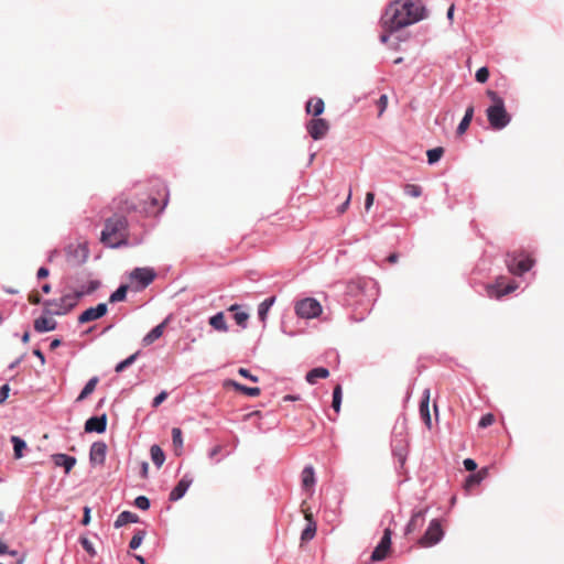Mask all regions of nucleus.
<instances>
[{"instance_id": "cd10ccee", "label": "nucleus", "mask_w": 564, "mask_h": 564, "mask_svg": "<svg viewBox=\"0 0 564 564\" xmlns=\"http://www.w3.org/2000/svg\"><path fill=\"white\" fill-rule=\"evenodd\" d=\"M475 108L473 105L468 106L465 110V113L457 126L456 133L457 135H463L469 128L470 122L474 118Z\"/></svg>"}, {"instance_id": "b1692460", "label": "nucleus", "mask_w": 564, "mask_h": 564, "mask_svg": "<svg viewBox=\"0 0 564 564\" xmlns=\"http://www.w3.org/2000/svg\"><path fill=\"white\" fill-rule=\"evenodd\" d=\"M302 487L304 490H311L315 487L316 477L315 469L312 465H307L301 473Z\"/></svg>"}, {"instance_id": "f3484780", "label": "nucleus", "mask_w": 564, "mask_h": 564, "mask_svg": "<svg viewBox=\"0 0 564 564\" xmlns=\"http://www.w3.org/2000/svg\"><path fill=\"white\" fill-rule=\"evenodd\" d=\"M427 511H429V509L425 508V509L414 510L412 512L411 519L404 528V535H409L423 527Z\"/></svg>"}, {"instance_id": "20e7f679", "label": "nucleus", "mask_w": 564, "mask_h": 564, "mask_svg": "<svg viewBox=\"0 0 564 564\" xmlns=\"http://www.w3.org/2000/svg\"><path fill=\"white\" fill-rule=\"evenodd\" d=\"M154 187L158 188L160 198L149 195L147 199L140 202L138 205H133L131 208L135 212L144 214L145 216H152L162 213L169 203V189L166 184L161 180L154 181Z\"/></svg>"}, {"instance_id": "680f3d73", "label": "nucleus", "mask_w": 564, "mask_h": 564, "mask_svg": "<svg viewBox=\"0 0 564 564\" xmlns=\"http://www.w3.org/2000/svg\"><path fill=\"white\" fill-rule=\"evenodd\" d=\"M24 359V355H21L20 357H18L15 360H13L9 366H8V369L9 370H13L14 368H17L21 362L22 360Z\"/></svg>"}, {"instance_id": "c85d7f7f", "label": "nucleus", "mask_w": 564, "mask_h": 564, "mask_svg": "<svg viewBox=\"0 0 564 564\" xmlns=\"http://www.w3.org/2000/svg\"><path fill=\"white\" fill-rule=\"evenodd\" d=\"M329 377V370L325 367H315L311 369L306 376V382L308 384H315L318 379H326Z\"/></svg>"}, {"instance_id": "3c124183", "label": "nucleus", "mask_w": 564, "mask_h": 564, "mask_svg": "<svg viewBox=\"0 0 564 564\" xmlns=\"http://www.w3.org/2000/svg\"><path fill=\"white\" fill-rule=\"evenodd\" d=\"M167 397H169L167 391L162 390L160 393H158V394L153 398L152 403H151L152 408H158V406H160V405H161V404H162V403L167 399Z\"/></svg>"}, {"instance_id": "4c0bfd02", "label": "nucleus", "mask_w": 564, "mask_h": 564, "mask_svg": "<svg viewBox=\"0 0 564 564\" xmlns=\"http://www.w3.org/2000/svg\"><path fill=\"white\" fill-rule=\"evenodd\" d=\"M306 519H307V524H306V527L303 529V531L301 533V540L303 542L311 541L315 536L316 530H317V524L312 519V517H308Z\"/></svg>"}, {"instance_id": "e433bc0d", "label": "nucleus", "mask_w": 564, "mask_h": 564, "mask_svg": "<svg viewBox=\"0 0 564 564\" xmlns=\"http://www.w3.org/2000/svg\"><path fill=\"white\" fill-rule=\"evenodd\" d=\"M151 459L153 464L156 466V468H161V466L165 462V453L164 451L158 445L153 444L150 448Z\"/></svg>"}, {"instance_id": "412c9836", "label": "nucleus", "mask_w": 564, "mask_h": 564, "mask_svg": "<svg viewBox=\"0 0 564 564\" xmlns=\"http://www.w3.org/2000/svg\"><path fill=\"white\" fill-rule=\"evenodd\" d=\"M392 454L397 458L399 468H403L408 458V447L405 440L401 437L400 440L392 441Z\"/></svg>"}, {"instance_id": "4468645a", "label": "nucleus", "mask_w": 564, "mask_h": 564, "mask_svg": "<svg viewBox=\"0 0 564 564\" xmlns=\"http://www.w3.org/2000/svg\"><path fill=\"white\" fill-rule=\"evenodd\" d=\"M108 313V305L107 303H98L96 306H90L83 311L78 315V324H86L93 321H97L101 317H104Z\"/></svg>"}, {"instance_id": "69168bd1", "label": "nucleus", "mask_w": 564, "mask_h": 564, "mask_svg": "<svg viewBox=\"0 0 564 564\" xmlns=\"http://www.w3.org/2000/svg\"><path fill=\"white\" fill-rule=\"evenodd\" d=\"M7 552H9V547L0 538V555H4Z\"/></svg>"}, {"instance_id": "37998d69", "label": "nucleus", "mask_w": 564, "mask_h": 564, "mask_svg": "<svg viewBox=\"0 0 564 564\" xmlns=\"http://www.w3.org/2000/svg\"><path fill=\"white\" fill-rule=\"evenodd\" d=\"M147 532L144 530H137L129 542L130 550H137L142 544Z\"/></svg>"}, {"instance_id": "ea45409f", "label": "nucleus", "mask_w": 564, "mask_h": 564, "mask_svg": "<svg viewBox=\"0 0 564 564\" xmlns=\"http://www.w3.org/2000/svg\"><path fill=\"white\" fill-rule=\"evenodd\" d=\"M343 401V388L341 384H336L333 389L332 408L336 413H339Z\"/></svg>"}, {"instance_id": "79ce46f5", "label": "nucleus", "mask_w": 564, "mask_h": 564, "mask_svg": "<svg viewBox=\"0 0 564 564\" xmlns=\"http://www.w3.org/2000/svg\"><path fill=\"white\" fill-rule=\"evenodd\" d=\"M443 154H444V149L442 147H436V148H433V149H429L426 151L427 163L430 165L436 164L441 160Z\"/></svg>"}, {"instance_id": "8fccbe9b", "label": "nucleus", "mask_w": 564, "mask_h": 564, "mask_svg": "<svg viewBox=\"0 0 564 564\" xmlns=\"http://www.w3.org/2000/svg\"><path fill=\"white\" fill-rule=\"evenodd\" d=\"M495 422V416L492 413H486L481 415L480 420L478 421V427L479 429H486Z\"/></svg>"}, {"instance_id": "1a4fd4ad", "label": "nucleus", "mask_w": 564, "mask_h": 564, "mask_svg": "<svg viewBox=\"0 0 564 564\" xmlns=\"http://www.w3.org/2000/svg\"><path fill=\"white\" fill-rule=\"evenodd\" d=\"M294 310L299 317L305 319L315 318L323 311L321 303L314 297H305L297 301Z\"/></svg>"}, {"instance_id": "9d476101", "label": "nucleus", "mask_w": 564, "mask_h": 564, "mask_svg": "<svg viewBox=\"0 0 564 564\" xmlns=\"http://www.w3.org/2000/svg\"><path fill=\"white\" fill-rule=\"evenodd\" d=\"M66 260L72 265H82L85 263L89 256L87 243H70L65 249Z\"/></svg>"}, {"instance_id": "49530a36", "label": "nucleus", "mask_w": 564, "mask_h": 564, "mask_svg": "<svg viewBox=\"0 0 564 564\" xmlns=\"http://www.w3.org/2000/svg\"><path fill=\"white\" fill-rule=\"evenodd\" d=\"M172 442L175 448H183V433L180 427L172 429Z\"/></svg>"}, {"instance_id": "ddd939ff", "label": "nucleus", "mask_w": 564, "mask_h": 564, "mask_svg": "<svg viewBox=\"0 0 564 564\" xmlns=\"http://www.w3.org/2000/svg\"><path fill=\"white\" fill-rule=\"evenodd\" d=\"M194 481V477L191 473H185L183 477L178 480V482L174 486V488L169 494V500L171 502H176L181 500L189 489Z\"/></svg>"}, {"instance_id": "f257e3e1", "label": "nucleus", "mask_w": 564, "mask_h": 564, "mask_svg": "<svg viewBox=\"0 0 564 564\" xmlns=\"http://www.w3.org/2000/svg\"><path fill=\"white\" fill-rule=\"evenodd\" d=\"M425 8L412 0H394L388 4L380 18L382 30L398 32L424 19Z\"/></svg>"}, {"instance_id": "e2e57ef3", "label": "nucleus", "mask_w": 564, "mask_h": 564, "mask_svg": "<svg viewBox=\"0 0 564 564\" xmlns=\"http://www.w3.org/2000/svg\"><path fill=\"white\" fill-rule=\"evenodd\" d=\"M148 471H149V464L148 462H142L141 463V471H140V475L142 478H147L148 477Z\"/></svg>"}, {"instance_id": "39448f33", "label": "nucleus", "mask_w": 564, "mask_h": 564, "mask_svg": "<svg viewBox=\"0 0 564 564\" xmlns=\"http://www.w3.org/2000/svg\"><path fill=\"white\" fill-rule=\"evenodd\" d=\"M78 304V300L75 297V294L67 293L61 296L59 299L44 300L43 301V313L45 315H66L73 308H75Z\"/></svg>"}, {"instance_id": "2f4dec72", "label": "nucleus", "mask_w": 564, "mask_h": 564, "mask_svg": "<svg viewBox=\"0 0 564 564\" xmlns=\"http://www.w3.org/2000/svg\"><path fill=\"white\" fill-rule=\"evenodd\" d=\"M208 323L217 332L225 333L228 330V325L224 312H217L216 314L210 316Z\"/></svg>"}, {"instance_id": "9b49d317", "label": "nucleus", "mask_w": 564, "mask_h": 564, "mask_svg": "<svg viewBox=\"0 0 564 564\" xmlns=\"http://www.w3.org/2000/svg\"><path fill=\"white\" fill-rule=\"evenodd\" d=\"M392 534H393V532L390 527H388L383 530V534H382L379 543L377 544V546L375 547V550L372 551V553L370 555L371 563L383 561L387 557L388 552L391 549Z\"/></svg>"}, {"instance_id": "de8ad7c7", "label": "nucleus", "mask_w": 564, "mask_h": 564, "mask_svg": "<svg viewBox=\"0 0 564 564\" xmlns=\"http://www.w3.org/2000/svg\"><path fill=\"white\" fill-rule=\"evenodd\" d=\"M79 543L82 545V547L91 556H96L97 552H96V549L94 547V544L91 543V541L88 539V538H85V536H80L79 538Z\"/></svg>"}, {"instance_id": "a878e982", "label": "nucleus", "mask_w": 564, "mask_h": 564, "mask_svg": "<svg viewBox=\"0 0 564 564\" xmlns=\"http://www.w3.org/2000/svg\"><path fill=\"white\" fill-rule=\"evenodd\" d=\"M140 522V518L138 514L129 511V510H123L122 512H120L117 517V519L115 520V523H113V527L116 529H119L128 523H138Z\"/></svg>"}, {"instance_id": "0e129e2a", "label": "nucleus", "mask_w": 564, "mask_h": 564, "mask_svg": "<svg viewBox=\"0 0 564 564\" xmlns=\"http://www.w3.org/2000/svg\"><path fill=\"white\" fill-rule=\"evenodd\" d=\"M61 345H62L61 338H53L50 344V349L54 350V349L58 348Z\"/></svg>"}, {"instance_id": "6ab92c4d", "label": "nucleus", "mask_w": 564, "mask_h": 564, "mask_svg": "<svg viewBox=\"0 0 564 564\" xmlns=\"http://www.w3.org/2000/svg\"><path fill=\"white\" fill-rule=\"evenodd\" d=\"M420 416L427 430L432 429V417L430 412V390L425 389L419 405Z\"/></svg>"}, {"instance_id": "58836bf2", "label": "nucleus", "mask_w": 564, "mask_h": 564, "mask_svg": "<svg viewBox=\"0 0 564 564\" xmlns=\"http://www.w3.org/2000/svg\"><path fill=\"white\" fill-rule=\"evenodd\" d=\"M99 379L98 377H93L90 378L86 384L84 386V388L82 389V391L79 392L76 401L79 402V401H83L84 399H86L90 393H93V391L95 390L96 388V384L98 383Z\"/></svg>"}, {"instance_id": "052dcab7", "label": "nucleus", "mask_w": 564, "mask_h": 564, "mask_svg": "<svg viewBox=\"0 0 564 564\" xmlns=\"http://www.w3.org/2000/svg\"><path fill=\"white\" fill-rule=\"evenodd\" d=\"M33 355L41 361V365L44 366L46 362L45 356L40 348L33 349Z\"/></svg>"}, {"instance_id": "6e6d98bb", "label": "nucleus", "mask_w": 564, "mask_h": 564, "mask_svg": "<svg viewBox=\"0 0 564 564\" xmlns=\"http://www.w3.org/2000/svg\"><path fill=\"white\" fill-rule=\"evenodd\" d=\"M373 200H375V194L372 192H368L366 194V198H365V209H366V212H369V209L373 205Z\"/></svg>"}, {"instance_id": "4be33fe9", "label": "nucleus", "mask_w": 564, "mask_h": 564, "mask_svg": "<svg viewBox=\"0 0 564 564\" xmlns=\"http://www.w3.org/2000/svg\"><path fill=\"white\" fill-rule=\"evenodd\" d=\"M171 319V316H167L163 322H161L160 324H158L156 326H154L142 339V343L144 346H149L151 344H153L156 339H159L163 332H164V328L165 326L167 325V323L170 322Z\"/></svg>"}, {"instance_id": "603ef678", "label": "nucleus", "mask_w": 564, "mask_h": 564, "mask_svg": "<svg viewBox=\"0 0 564 564\" xmlns=\"http://www.w3.org/2000/svg\"><path fill=\"white\" fill-rule=\"evenodd\" d=\"M238 373H239L242 378L248 379V380H250V381H252V382H258V381H259V377H258V376H256V375H253V373H251V371H250L249 369H247V368H242V367H241V368H239V369H238Z\"/></svg>"}, {"instance_id": "c03bdc74", "label": "nucleus", "mask_w": 564, "mask_h": 564, "mask_svg": "<svg viewBox=\"0 0 564 564\" xmlns=\"http://www.w3.org/2000/svg\"><path fill=\"white\" fill-rule=\"evenodd\" d=\"M403 192L405 195L417 198L422 195L423 188L420 185L416 184H405L403 187Z\"/></svg>"}, {"instance_id": "338daca9", "label": "nucleus", "mask_w": 564, "mask_h": 564, "mask_svg": "<svg viewBox=\"0 0 564 564\" xmlns=\"http://www.w3.org/2000/svg\"><path fill=\"white\" fill-rule=\"evenodd\" d=\"M383 519L388 520L390 524H392L394 522V516L390 511L384 513Z\"/></svg>"}, {"instance_id": "0eeeda50", "label": "nucleus", "mask_w": 564, "mask_h": 564, "mask_svg": "<svg viewBox=\"0 0 564 564\" xmlns=\"http://www.w3.org/2000/svg\"><path fill=\"white\" fill-rule=\"evenodd\" d=\"M506 264L512 274L521 276L532 269L534 260L523 252L514 251L507 253Z\"/></svg>"}, {"instance_id": "f8f14e48", "label": "nucleus", "mask_w": 564, "mask_h": 564, "mask_svg": "<svg viewBox=\"0 0 564 564\" xmlns=\"http://www.w3.org/2000/svg\"><path fill=\"white\" fill-rule=\"evenodd\" d=\"M305 128L310 137L313 140L318 141L327 134L329 130V123L326 119L317 117L308 120L305 124Z\"/></svg>"}, {"instance_id": "bb28decb", "label": "nucleus", "mask_w": 564, "mask_h": 564, "mask_svg": "<svg viewBox=\"0 0 564 564\" xmlns=\"http://www.w3.org/2000/svg\"><path fill=\"white\" fill-rule=\"evenodd\" d=\"M101 285L99 280H90L88 283L83 284L79 289L75 290L73 293L75 297L79 301L82 297L89 295L96 292Z\"/></svg>"}, {"instance_id": "774afa93", "label": "nucleus", "mask_w": 564, "mask_h": 564, "mask_svg": "<svg viewBox=\"0 0 564 564\" xmlns=\"http://www.w3.org/2000/svg\"><path fill=\"white\" fill-rule=\"evenodd\" d=\"M21 340H22L23 344H28L30 341V330H25L21 335Z\"/></svg>"}, {"instance_id": "f704fd0d", "label": "nucleus", "mask_w": 564, "mask_h": 564, "mask_svg": "<svg viewBox=\"0 0 564 564\" xmlns=\"http://www.w3.org/2000/svg\"><path fill=\"white\" fill-rule=\"evenodd\" d=\"M517 289L516 284H507L505 288H500L499 285H489L488 288V294L490 296H495L497 299H500L505 295H508L512 293Z\"/></svg>"}, {"instance_id": "aec40b11", "label": "nucleus", "mask_w": 564, "mask_h": 564, "mask_svg": "<svg viewBox=\"0 0 564 564\" xmlns=\"http://www.w3.org/2000/svg\"><path fill=\"white\" fill-rule=\"evenodd\" d=\"M52 462L57 467H63L64 473L67 475L75 467L77 459L75 456H70L64 453H56L51 456Z\"/></svg>"}, {"instance_id": "72a5a7b5", "label": "nucleus", "mask_w": 564, "mask_h": 564, "mask_svg": "<svg viewBox=\"0 0 564 564\" xmlns=\"http://www.w3.org/2000/svg\"><path fill=\"white\" fill-rule=\"evenodd\" d=\"M276 297L274 295L264 299L258 305V317L262 323H265L270 308L275 303Z\"/></svg>"}, {"instance_id": "c9c22d12", "label": "nucleus", "mask_w": 564, "mask_h": 564, "mask_svg": "<svg viewBox=\"0 0 564 564\" xmlns=\"http://www.w3.org/2000/svg\"><path fill=\"white\" fill-rule=\"evenodd\" d=\"M131 288L129 284L121 283L109 296L110 303L123 302L127 299L128 290Z\"/></svg>"}, {"instance_id": "5fc2aeb1", "label": "nucleus", "mask_w": 564, "mask_h": 564, "mask_svg": "<svg viewBox=\"0 0 564 564\" xmlns=\"http://www.w3.org/2000/svg\"><path fill=\"white\" fill-rule=\"evenodd\" d=\"M463 465L467 471H470V474L477 471L476 469H477L478 465H477L476 460L473 458H465L463 462Z\"/></svg>"}, {"instance_id": "a211bd4d", "label": "nucleus", "mask_w": 564, "mask_h": 564, "mask_svg": "<svg viewBox=\"0 0 564 564\" xmlns=\"http://www.w3.org/2000/svg\"><path fill=\"white\" fill-rule=\"evenodd\" d=\"M52 316L53 315H45L42 312V315L34 321V330L39 334L55 330L58 324L54 318H52Z\"/></svg>"}, {"instance_id": "a18cd8bd", "label": "nucleus", "mask_w": 564, "mask_h": 564, "mask_svg": "<svg viewBox=\"0 0 564 564\" xmlns=\"http://www.w3.org/2000/svg\"><path fill=\"white\" fill-rule=\"evenodd\" d=\"M133 506L142 511H147L151 507V501L147 496L141 495L134 499Z\"/></svg>"}, {"instance_id": "09e8293b", "label": "nucleus", "mask_w": 564, "mask_h": 564, "mask_svg": "<svg viewBox=\"0 0 564 564\" xmlns=\"http://www.w3.org/2000/svg\"><path fill=\"white\" fill-rule=\"evenodd\" d=\"M489 75H490V73H489L488 67L482 66L476 70L475 79H476V82H478L480 84H485L489 79Z\"/></svg>"}, {"instance_id": "7c9ffc66", "label": "nucleus", "mask_w": 564, "mask_h": 564, "mask_svg": "<svg viewBox=\"0 0 564 564\" xmlns=\"http://www.w3.org/2000/svg\"><path fill=\"white\" fill-rule=\"evenodd\" d=\"M324 109H325V104L322 98H318V97L311 98L306 102V112L312 113L314 116V118L319 117L324 112Z\"/></svg>"}, {"instance_id": "2eb2a0df", "label": "nucleus", "mask_w": 564, "mask_h": 564, "mask_svg": "<svg viewBox=\"0 0 564 564\" xmlns=\"http://www.w3.org/2000/svg\"><path fill=\"white\" fill-rule=\"evenodd\" d=\"M107 414L94 415L86 420L84 429L86 433L102 434L107 430Z\"/></svg>"}, {"instance_id": "7ed1b4c3", "label": "nucleus", "mask_w": 564, "mask_h": 564, "mask_svg": "<svg viewBox=\"0 0 564 564\" xmlns=\"http://www.w3.org/2000/svg\"><path fill=\"white\" fill-rule=\"evenodd\" d=\"M491 105L487 108L486 115L492 130L500 131L511 121V115L507 111L505 100L495 90H487Z\"/></svg>"}, {"instance_id": "423d86ee", "label": "nucleus", "mask_w": 564, "mask_h": 564, "mask_svg": "<svg viewBox=\"0 0 564 564\" xmlns=\"http://www.w3.org/2000/svg\"><path fill=\"white\" fill-rule=\"evenodd\" d=\"M158 276L152 267H137L129 273L131 290L141 292L147 289Z\"/></svg>"}, {"instance_id": "473e14b6", "label": "nucleus", "mask_w": 564, "mask_h": 564, "mask_svg": "<svg viewBox=\"0 0 564 564\" xmlns=\"http://www.w3.org/2000/svg\"><path fill=\"white\" fill-rule=\"evenodd\" d=\"M227 384L232 386L236 391H239L248 397H258L261 392L259 387H248L235 380H228Z\"/></svg>"}, {"instance_id": "a19ab883", "label": "nucleus", "mask_w": 564, "mask_h": 564, "mask_svg": "<svg viewBox=\"0 0 564 564\" xmlns=\"http://www.w3.org/2000/svg\"><path fill=\"white\" fill-rule=\"evenodd\" d=\"M140 354H141V350H138L134 354L127 357L126 359L119 361L115 367V371L120 373L123 370H126L128 367H130L131 365H133L135 362V360L138 359Z\"/></svg>"}, {"instance_id": "dca6fc26", "label": "nucleus", "mask_w": 564, "mask_h": 564, "mask_svg": "<svg viewBox=\"0 0 564 564\" xmlns=\"http://www.w3.org/2000/svg\"><path fill=\"white\" fill-rule=\"evenodd\" d=\"M107 456V444L104 441L94 442L89 451L91 465H104Z\"/></svg>"}, {"instance_id": "13d9d810", "label": "nucleus", "mask_w": 564, "mask_h": 564, "mask_svg": "<svg viewBox=\"0 0 564 564\" xmlns=\"http://www.w3.org/2000/svg\"><path fill=\"white\" fill-rule=\"evenodd\" d=\"M48 274H50V270L46 267H40L37 272H36V278L39 280H42V279L47 278Z\"/></svg>"}, {"instance_id": "4d7b16f0", "label": "nucleus", "mask_w": 564, "mask_h": 564, "mask_svg": "<svg viewBox=\"0 0 564 564\" xmlns=\"http://www.w3.org/2000/svg\"><path fill=\"white\" fill-rule=\"evenodd\" d=\"M90 512H91V509L87 506L84 507V514H83V518H82V524L83 525H87L89 524L90 522Z\"/></svg>"}, {"instance_id": "c756f323", "label": "nucleus", "mask_w": 564, "mask_h": 564, "mask_svg": "<svg viewBox=\"0 0 564 564\" xmlns=\"http://www.w3.org/2000/svg\"><path fill=\"white\" fill-rule=\"evenodd\" d=\"M10 442L13 446V457L15 459H21L22 457H24V452L28 448L26 442L18 435H12L10 437Z\"/></svg>"}, {"instance_id": "864d4df0", "label": "nucleus", "mask_w": 564, "mask_h": 564, "mask_svg": "<svg viewBox=\"0 0 564 564\" xmlns=\"http://www.w3.org/2000/svg\"><path fill=\"white\" fill-rule=\"evenodd\" d=\"M11 388L9 383H4L0 387V404H3L10 394Z\"/></svg>"}, {"instance_id": "f03ea898", "label": "nucleus", "mask_w": 564, "mask_h": 564, "mask_svg": "<svg viewBox=\"0 0 564 564\" xmlns=\"http://www.w3.org/2000/svg\"><path fill=\"white\" fill-rule=\"evenodd\" d=\"M128 228V219L123 215L115 214L106 219L100 234V241L108 248L118 249L129 246V240L122 235Z\"/></svg>"}, {"instance_id": "5701e85b", "label": "nucleus", "mask_w": 564, "mask_h": 564, "mask_svg": "<svg viewBox=\"0 0 564 564\" xmlns=\"http://www.w3.org/2000/svg\"><path fill=\"white\" fill-rule=\"evenodd\" d=\"M242 306L239 304H232L229 306L228 311L232 313V318L236 324L240 326L242 329L247 328L249 321V313L247 311L241 310Z\"/></svg>"}, {"instance_id": "bf43d9fd", "label": "nucleus", "mask_w": 564, "mask_h": 564, "mask_svg": "<svg viewBox=\"0 0 564 564\" xmlns=\"http://www.w3.org/2000/svg\"><path fill=\"white\" fill-rule=\"evenodd\" d=\"M394 32H389V30H383V32L380 34L379 36V40L382 44H386L389 42L391 35L393 34Z\"/></svg>"}, {"instance_id": "6e6552de", "label": "nucleus", "mask_w": 564, "mask_h": 564, "mask_svg": "<svg viewBox=\"0 0 564 564\" xmlns=\"http://www.w3.org/2000/svg\"><path fill=\"white\" fill-rule=\"evenodd\" d=\"M444 538V530L440 519H432L425 533L420 538L419 544L423 547H431L440 543Z\"/></svg>"}, {"instance_id": "393cba45", "label": "nucleus", "mask_w": 564, "mask_h": 564, "mask_svg": "<svg viewBox=\"0 0 564 564\" xmlns=\"http://www.w3.org/2000/svg\"><path fill=\"white\" fill-rule=\"evenodd\" d=\"M487 475H488V468L487 467H482L481 469L477 470L476 473L469 474L465 478V484H464L465 489L469 490V489L480 485L481 481L486 478Z\"/></svg>"}]
</instances>
